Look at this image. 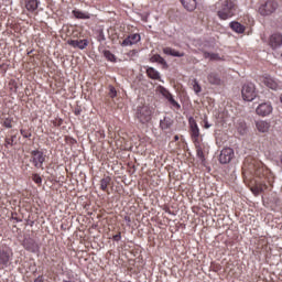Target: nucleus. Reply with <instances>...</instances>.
Wrapping results in <instances>:
<instances>
[{
	"mask_svg": "<svg viewBox=\"0 0 282 282\" xmlns=\"http://www.w3.org/2000/svg\"><path fill=\"white\" fill-rule=\"evenodd\" d=\"M242 175L247 180H252V177H264L271 187L274 184V174L263 165V162L252 156H247L245 159Z\"/></svg>",
	"mask_w": 282,
	"mask_h": 282,
	"instance_id": "1",
	"label": "nucleus"
},
{
	"mask_svg": "<svg viewBox=\"0 0 282 282\" xmlns=\"http://www.w3.org/2000/svg\"><path fill=\"white\" fill-rule=\"evenodd\" d=\"M216 12L220 21H228L237 14V3L232 0H223L216 4Z\"/></svg>",
	"mask_w": 282,
	"mask_h": 282,
	"instance_id": "2",
	"label": "nucleus"
},
{
	"mask_svg": "<svg viewBox=\"0 0 282 282\" xmlns=\"http://www.w3.org/2000/svg\"><path fill=\"white\" fill-rule=\"evenodd\" d=\"M153 113H155L153 107L141 104L134 109V119H137L140 124H149V122L153 120Z\"/></svg>",
	"mask_w": 282,
	"mask_h": 282,
	"instance_id": "3",
	"label": "nucleus"
},
{
	"mask_svg": "<svg viewBox=\"0 0 282 282\" xmlns=\"http://www.w3.org/2000/svg\"><path fill=\"white\" fill-rule=\"evenodd\" d=\"M12 257H14V252H12V248L0 245V270H6L12 261Z\"/></svg>",
	"mask_w": 282,
	"mask_h": 282,
	"instance_id": "4",
	"label": "nucleus"
},
{
	"mask_svg": "<svg viewBox=\"0 0 282 282\" xmlns=\"http://www.w3.org/2000/svg\"><path fill=\"white\" fill-rule=\"evenodd\" d=\"M47 159V155H45V152L43 150H33L31 151V159L30 162L33 164L35 169H42L43 164H45V160Z\"/></svg>",
	"mask_w": 282,
	"mask_h": 282,
	"instance_id": "5",
	"label": "nucleus"
},
{
	"mask_svg": "<svg viewBox=\"0 0 282 282\" xmlns=\"http://www.w3.org/2000/svg\"><path fill=\"white\" fill-rule=\"evenodd\" d=\"M276 8H279V1L276 0H267L264 3H262L258 12L262 17H270V14L276 12Z\"/></svg>",
	"mask_w": 282,
	"mask_h": 282,
	"instance_id": "6",
	"label": "nucleus"
},
{
	"mask_svg": "<svg viewBox=\"0 0 282 282\" xmlns=\"http://www.w3.org/2000/svg\"><path fill=\"white\" fill-rule=\"evenodd\" d=\"M189 124V134L194 144L202 142V132L199 131V126H197V121L195 118L191 117L188 119Z\"/></svg>",
	"mask_w": 282,
	"mask_h": 282,
	"instance_id": "7",
	"label": "nucleus"
},
{
	"mask_svg": "<svg viewBox=\"0 0 282 282\" xmlns=\"http://www.w3.org/2000/svg\"><path fill=\"white\" fill-rule=\"evenodd\" d=\"M242 100L247 102H252L257 98V91L254 88V84H245L241 89Z\"/></svg>",
	"mask_w": 282,
	"mask_h": 282,
	"instance_id": "8",
	"label": "nucleus"
},
{
	"mask_svg": "<svg viewBox=\"0 0 282 282\" xmlns=\"http://www.w3.org/2000/svg\"><path fill=\"white\" fill-rule=\"evenodd\" d=\"M272 111H274V108L272 107V102L270 101L262 102L256 108L257 116H260L261 118L270 116Z\"/></svg>",
	"mask_w": 282,
	"mask_h": 282,
	"instance_id": "9",
	"label": "nucleus"
},
{
	"mask_svg": "<svg viewBox=\"0 0 282 282\" xmlns=\"http://www.w3.org/2000/svg\"><path fill=\"white\" fill-rule=\"evenodd\" d=\"M22 246L29 252H33L34 254H36V252H39L41 250V246L37 245L36 240H34V238H30V237L24 238Z\"/></svg>",
	"mask_w": 282,
	"mask_h": 282,
	"instance_id": "10",
	"label": "nucleus"
},
{
	"mask_svg": "<svg viewBox=\"0 0 282 282\" xmlns=\"http://www.w3.org/2000/svg\"><path fill=\"white\" fill-rule=\"evenodd\" d=\"M232 158H235V150L231 148H225L220 152L219 162L220 164H228L231 162Z\"/></svg>",
	"mask_w": 282,
	"mask_h": 282,
	"instance_id": "11",
	"label": "nucleus"
},
{
	"mask_svg": "<svg viewBox=\"0 0 282 282\" xmlns=\"http://www.w3.org/2000/svg\"><path fill=\"white\" fill-rule=\"evenodd\" d=\"M142 37L139 33L130 34L128 35L122 42L121 47H129V45H137V43H140Z\"/></svg>",
	"mask_w": 282,
	"mask_h": 282,
	"instance_id": "12",
	"label": "nucleus"
},
{
	"mask_svg": "<svg viewBox=\"0 0 282 282\" xmlns=\"http://www.w3.org/2000/svg\"><path fill=\"white\" fill-rule=\"evenodd\" d=\"M67 43L70 45V47H75L77 50H86L87 45H89V40H68Z\"/></svg>",
	"mask_w": 282,
	"mask_h": 282,
	"instance_id": "13",
	"label": "nucleus"
},
{
	"mask_svg": "<svg viewBox=\"0 0 282 282\" xmlns=\"http://www.w3.org/2000/svg\"><path fill=\"white\" fill-rule=\"evenodd\" d=\"M269 45L272 50H278L282 45V35L281 33H273L269 39Z\"/></svg>",
	"mask_w": 282,
	"mask_h": 282,
	"instance_id": "14",
	"label": "nucleus"
},
{
	"mask_svg": "<svg viewBox=\"0 0 282 282\" xmlns=\"http://www.w3.org/2000/svg\"><path fill=\"white\" fill-rule=\"evenodd\" d=\"M262 83L263 85H265V87H269V89H273V91H276V89H279V82H276L271 76L263 77Z\"/></svg>",
	"mask_w": 282,
	"mask_h": 282,
	"instance_id": "15",
	"label": "nucleus"
},
{
	"mask_svg": "<svg viewBox=\"0 0 282 282\" xmlns=\"http://www.w3.org/2000/svg\"><path fill=\"white\" fill-rule=\"evenodd\" d=\"M256 129L259 133H268L270 131V122L265 120H259L256 122Z\"/></svg>",
	"mask_w": 282,
	"mask_h": 282,
	"instance_id": "16",
	"label": "nucleus"
},
{
	"mask_svg": "<svg viewBox=\"0 0 282 282\" xmlns=\"http://www.w3.org/2000/svg\"><path fill=\"white\" fill-rule=\"evenodd\" d=\"M109 186H111V176H104L99 181L100 191H104V193H108V195H109Z\"/></svg>",
	"mask_w": 282,
	"mask_h": 282,
	"instance_id": "17",
	"label": "nucleus"
},
{
	"mask_svg": "<svg viewBox=\"0 0 282 282\" xmlns=\"http://www.w3.org/2000/svg\"><path fill=\"white\" fill-rule=\"evenodd\" d=\"M145 74L148 78H151L152 80H160V83H163L162 77L160 76V72H158L153 67H147Z\"/></svg>",
	"mask_w": 282,
	"mask_h": 282,
	"instance_id": "18",
	"label": "nucleus"
},
{
	"mask_svg": "<svg viewBox=\"0 0 282 282\" xmlns=\"http://www.w3.org/2000/svg\"><path fill=\"white\" fill-rule=\"evenodd\" d=\"M73 17L75 19L88 20L91 19V13L87 11H82L80 9H74L72 11Z\"/></svg>",
	"mask_w": 282,
	"mask_h": 282,
	"instance_id": "19",
	"label": "nucleus"
},
{
	"mask_svg": "<svg viewBox=\"0 0 282 282\" xmlns=\"http://www.w3.org/2000/svg\"><path fill=\"white\" fill-rule=\"evenodd\" d=\"M229 28L232 30V32H236V34H243V32H246V25L237 21L230 22Z\"/></svg>",
	"mask_w": 282,
	"mask_h": 282,
	"instance_id": "20",
	"label": "nucleus"
},
{
	"mask_svg": "<svg viewBox=\"0 0 282 282\" xmlns=\"http://www.w3.org/2000/svg\"><path fill=\"white\" fill-rule=\"evenodd\" d=\"M207 80L209 83V85H216L219 86L221 85V77H219V74L212 72L207 75Z\"/></svg>",
	"mask_w": 282,
	"mask_h": 282,
	"instance_id": "21",
	"label": "nucleus"
},
{
	"mask_svg": "<svg viewBox=\"0 0 282 282\" xmlns=\"http://www.w3.org/2000/svg\"><path fill=\"white\" fill-rule=\"evenodd\" d=\"M163 54H166V56H175L176 58H182L185 56L184 52L175 51V48L172 47H164Z\"/></svg>",
	"mask_w": 282,
	"mask_h": 282,
	"instance_id": "22",
	"label": "nucleus"
},
{
	"mask_svg": "<svg viewBox=\"0 0 282 282\" xmlns=\"http://www.w3.org/2000/svg\"><path fill=\"white\" fill-rule=\"evenodd\" d=\"M181 3L188 12H193L197 8V0H181Z\"/></svg>",
	"mask_w": 282,
	"mask_h": 282,
	"instance_id": "23",
	"label": "nucleus"
},
{
	"mask_svg": "<svg viewBox=\"0 0 282 282\" xmlns=\"http://www.w3.org/2000/svg\"><path fill=\"white\" fill-rule=\"evenodd\" d=\"M39 0H25V9L28 12H36L39 10Z\"/></svg>",
	"mask_w": 282,
	"mask_h": 282,
	"instance_id": "24",
	"label": "nucleus"
},
{
	"mask_svg": "<svg viewBox=\"0 0 282 282\" xmlns=\"http://www.w3.org/2000/svg\"><path fill=\"white\" fill-rule=\"evenodd\" d=\"M160 127L162 131L171 129V127H173V119H171L170 117H164V119L160 121Z\"/></svg>",
	"mask_w": 282,
	"mask_h": 282,
	"instance_id": "25",
	"label": "nucleus"
},
{
	"mask_svg": "<svg viewBox=\"0 0 282 282\" xmlns=\"http://www.w3.org/2000/svg\"><path fill=\"white\" fill-rule=\"evenodd\" d=\"M194 145L196 148L197 158H199V160H202V162H204V160H206V156L204 154V148L202 147V141L194 143Z\"/></svg>",
	"mask_w": 282,
	"mask_h": 282,
	"instance_id": "26",
	"label": "nucleus"
},
{
	"mask_svg": "<svg viewBox=\"0 0 282 282\" xmlns=\"http://www.w3.org/2000/svg\"><path fill=\"white\" fill-rule=\"evenodd\" d=\"M151 63H159V65H163L166 67V59H164V57H162V55L160 54H155L150 58Z\"/></svg>",
	"mask_w": 282,
	"mask_h": 282,
	"instance_id": "27",
	"label": "nucleus"
},
{
	"mask_svg": "<svg viewBox=\"0 0 282 282\" xmlns=\"http://www.w3.org/2000/svg\"><path fill=\"white\" fill-rule=\"evenodd\" d=\"M167 102H170L171 109H174L176 111H180L182 109V106L180 105V102H177V100H175L173 95L167 97Z\"/></svg>",
	"mask_w": 282,
	"mask_h": 282,
	"instance_id": "28",
	"label": "nucleus"
},
{
	"mask_svg": "<svg viewBox=\"0 0 282 282\" xmlns=\"http://www.w3.org/2000/svg\"><path fill=\"white\" fill-rule=\"evenodd\" d=\"M156 91L161 94L162 97L165 98L166 100L167 98L173 96V94H171V91H169V89H166L164 86H158Z\"/></svg>",
	"mask_w": 282,
	"mask_h": 282,
	"instance_id": "29",
	"label": "nucleus"
},
{
	"mask_svg": "<svg viewBox=\"0 0 282 282\" xmlns=\"http://www.w3.org/2000/svg\"><path fill=\"white\" fill-rule=\"evenodd\" d=\"M73 39H80V33L83 32V28L80 26H70Z\"/></svg>",
	"mask_w": 282,
	"mask_h": 282,
	"instance_id": "30",
	"label": "nucleus"
},
{
	"mask_svg": "<svg viewBox=\"0 0 282 282\" xmlns=\"http://www.w3.org/2000/svg\"><path fill=\"white\" fill-rule=\"evenodd\" d=\"M237 129L240 135H246V133L248 132V126L246 124L245 121L239 122Z\"/></svg>",
	"mask_w": 282,
	"mask_h": 282,
	"instance_id": "31",
	"label": "nucleus"
},
{
	"mask_svg": "<svg viewBox=\"0 0 282 282\" xmlns=\"http://www.w3.org/2000/svg\"><path fill=\"white\" fill-rule=\"evenodd\" d=\"M104 56L110 63H116V55H113V53H111V51H104Z\"/></svg>",
	"mask_w": 282,
	"mask_h": 282,
	"instance_id": "32",
	"label": "nucleus"
},
{
	"mask_svg": "<svg viewBox=\"0 0 282 282\" xmlns=\"http://www.w3.org/2000/svg\"><path fill=\"white\" fill-rule=\"evenodd\" d=\"M2 127H6V129H12V118L8 117L4 119H1Z\"/></svg>",
	"mask_w": 282,
	"mask_h": 282,
	"instance_id": "33",
	"label": "nucleus"
},
{
	"mask_svg": "<svg viewBox=\"0 0 282 282\" xmlns=\"http://www.w3.org/2000/svg\"><path fill=\"white\" fill-rule=\"evenodd\" d=\"M257 193H263L264 191H268V184L265 182H261L256 185Z\"/></svg>",
	"mask_w": 282,
	"mask_h": 282,
	"instance_id": "34",
	"label": "nucleus"
},
{
	"mask_svg": "<svg viewBox=\"0 0 282 282\" xmlns=\"http://www.w3.org/2000/svg\"><path fill=\"white\" fill-rule=\"evenodd\" d=\"M205 58H209V61H219V54L216 53H204Z\"/></svg>",
	"mask_w": 282,
	"mask_h": 282,
	"instance_id": "35",
	"label": "nucleus"
},
{
	"mask_svg": "<svg viewBox=\"0 0 282 282\" xmlns=\"http://www.w3.org/2000/svg\"><path fill=\"white\" fill-rule=\"evenodd\" d=\"M55 270H57L58 274H63V272H65V262L59 261L55 267Z\"/></svg>",
	"mask_w": 282,
	"mask_h": 282,
	"instance_id": "36",
	"label": "nucleus"
},
{
	"mask_svg": "<svg viewBox=\"0 0 282 282\" xmlns=\"http://www.w3.org/2000/svg\"><path fill=\"white\" fill-rule=\"evenodd\" d=\"M32 180L39 186H41V184H43V178L41 177V175H39L36 173L32 175Z\"/></svg>",
	"mask_w": 282,
	"mask_h": 282,
	"instance_id": "37",
	"label": "nucleus"
},
{
	"mask_svg": "<svg viewBox=\"0 0 282 282\" xmlns=\"http://www.w3.org/2000/svg\"><path fill=\"white\" fill-rule=\"evenodd\" d=\"M193 89H194L195 94L202 93V86L199 85L198 82H196V79L193 80Z\"/></svg>",
	"mask_w": 282,
	"mask_h": 282,
	"instance_id": "38",
	"label": "nucleus"
},
{
	"mask_svg": "<svg viewBox=\"0 0 282 282\" xmlns=\"http://www.w3.org/2000/svg\"><path fill=\"white\" fill-rule=\"evenodd\" d=\"M108 96L109 98H116V96H118V90H116V87L109 86Z\"/></svg>",
	"mask_w": 282,
	"mask_h": 282,
	"instance_id": "39",
	"label": "nucleus"
},
{
	"mask_svg": "<svg viewBox=\"0 0 282 282\" xmlns=\"http://www.w3.org/2000/svg\"><path fill=\"white\" fill-rule=\"evenodd\" d=\"M20 133L23 138H32V132H30V130L21 129Z\"/></svg>",
	"mask_w": 282,
	"mask_h": 282,
	"instance_id": "40",
	"label": "nucleus"
},
{
	"mask_svg": "<svg viewBox=\"0 0 282 282\" xmlns=\"http://www.w3.org/2000/svg\"><path fill=\"white\" fill-rule=\"evenodd\" d=\"M53 127H61L63 124V119L55 118L53 121H51Z\"/></svg>",
	"mask_w": 282,
	"mask_h": 282,
	"instance_id": "41",
	"label": "nucleus"
},
{
	"mask_svg": "<svg viewBox=\"0 0 282 282\" xmlns=\"http://www.w3.org/2000/svg\"><path fill=\"white\" fill-rule=\"evenodd\" d=\"M6 142V147H12V144H14V139L13 138H7L4 140Z\"/></svg>",
	"mask_w": 282,
	"mask_h": 282,
	"instance_id": "42",
	"label": "nucleus"
},
{
	"mask_svg": "<svg viewBox=\"0 0 282 282\" xmlns=\"http://www.w3.org/2000/svg\"><path fill=\"white\" fill-rule=\"evenodd\" d=\"M112 239L113 241H120V239H122V232L119 231L117 235L112 237Z\"/></svg>",
	"mask_w": 282,
	"mask_h": 282,
	"instance_id": "43",
	"label": "nucleus"
},
{
	"mask_svg": "<svg viewBox=\"0 0 282 282\" xmlns=\"http://www.w3.org/2000/svg\"><path fill=\"white\" fill-rule=\"evenodd\" d=\"M203 122H204V129H210V123H208L207 118H205Z\"/></svg>",
	"mask_w": 282,
	"mask_h": 282,
	"instance_id": "44",
	"label": "nucleus"
},
{
	"mask_svg": "<svg viewBox=\"0 0 282 282\" xmlns=\"http://www.w3.org/2000/svg\"><path fill=\"white\" fill-rule=\"evenodd\" d=\"M34 282H45V281L43 280L42 275H39V276L34 280Z\"/></svg>",
	"mask_w": 282,
	"mask_h": 282,
	"instance_id": "45",
	"label": "nucleus"
},
{
	"mask_svg": "<svg viewBox=\"0 0 282 282\" xmlns=\"http://www.w3.org/2000/svg\"><path fill=\"white\" fill-rule=\"evenodd\" d=\"M177 140H180V135H174V142H177Z\"/></svg>",
	"mask_w": 282,
	"mask_h": 282,
	"instance_id": "46",
	"label": "nucleus"
},
{
	"mask_svg": "<svg viewBox=\"0 0 282 282\" xmlns=\"http://www.w3.org/2000/svg\"><path fill=\"white\" fill-rule=\"evenodd\" d=\"M12 219H15V221H21V219H19V218H14V217H12Z\"/></svg>",
	"mask_w": 282,
	"mask_h": 282,
	"instance_id": "47",
	"label": "nucleus"
}]
</instances>
